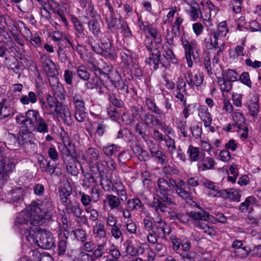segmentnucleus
<instances>
[{
	"mask_svg": "<svg viewBox=\"0 0 261 261\" xmlns=\"http://www.w3.org/2000/svg\"><path fill=\"white\" fill-rule=\"evenodd\" d=\"M234 253L237 257L240 258H244L246 257L249 254H250L249 252H248V250L245 247L235 249L234 251Z\"/></svg>",
	"mask_w": 261,
	"mask_h": 261,
	"instance_id": "obj_62",
	"label": "nucleus"
},
{
	"mask_svg": "<svg viewBox=\"0 0 261 261\" xmlns=\"http://www.w3.org/2000/svg\"><path fill=\"white\" fill-rule=\"evenodd\" d=\"M76 72L78 76L83 80H88L90 78V74L87 68L83 65L79 66L77 67Z\"/></svg>",
	"mask_w": 261,
	"mask_h": 261,
	"instance_id": "obj_49",
	"label": "nucleus"
},
{
	"mask_svg": "<svg viewBox=\"0 0 261 261\" xmlns=\"http://www.w3.org/2000/svg\"><path fill=\"white\" fill-rule=\"evenodd\" d=\"M74 111L86 110L85 102L81 94L76 93L73 96Z\"/></svg>",
	"mask_w": 261,
	"mask_h": 261,
	"instance_id": "obj_36",
	"label": "nucleus"
},
{
	"mask_svg": "<svg viewBox=\"0 0 261 261\" xmlns=\"http://www.w3.org/2000/svg\"><path fill=\"white\" fill-rule=\"evenodd\" d=\"M79 195L81 197V202L85 208L90 206V205L93 201L90 196L81 191L79 192Z\"/></svg>",
	"mask_w": 261,
	"mask_h": 261,
	"instance_id": "obj_47",
	"label": "nucleus"
},
{
	"mask_svg": "<svg viewBox=\"0 0 261 261\" xmlns=\"http://www.w3.org/2000/svg\"><path fill=\"white\" fill-rule=\"evenodd\" d=\"M86 155L91 172L94 175L98 174L101 185L106 182V186H110L111 180L105 176L106 171L105 165L102 161H97L100 156L99 150L95 148L89 147L86 150Z\"/></svg>",
	"mask_w": 261,
	"mask_h": 261,
	"instance_id": "obj_3",
	"label": "nucleus"
},
{
	"mask_svg": "<svg viewBox=\"0 0 261 261\" xmlns=\"http://www.w3.org/2000/svg\"><path fill=\"white\" fill-rule=\"evenodd\" d=\"M221 196L228 198L233 201H239L241 196V191L235 189L223 190Z\"/></svg>",
	"mask_w": 261,
	"mask_h": 261,
	"instance_id": "obj_27",
	"label": "nucleus"
},
{
	"mask_svg": "<svg viewBox=\"0 0 261 261\" xmlns=\"http://www.w3.org/2000/svg\"><path fill=\"white\" fill-rule=\"evenodd\" d=\"M133 151L136 154L140 161H145L149 159L148 152L143 149L140 146H136L134 148Z\"/></svg>",
	"mask_w": 261,
	"mask_h": 261,
	"instance_id": "obj_42",
	"label": "nucleus"
},
{
	"mask_svg": "<svg viewBox=\"0 0 261 261\" xmlns=\"http://www.w3.org/2000/svg\"><path fill=\"white\" fill-rule=\"evenodd\" d=\"M232 114L233 121L238 125V128L240 129L245 121L243 114L239 110L234 111Z\"/></svg>",
	"mask_w": 261,
	"mask_h": 261,
	"instance_id": "obj_40",
	"label": "nucleus"
},
{
	"mask_svg": "<svg viewBox=\"0 0 261 261\" xmlns=\"http://www.w3.org/2000/svg\"><path fill=\"white\" fill-rule=\"evenodd\" d=\"M23 197V190L21 188L13 190L11 193V201L16 202L20 200Z\"/></svg>",
	"mask_w": 261,
	"mask_h": 261,
	"instance_id": "obj_53",
	"label": "nucleus"
},
{
	"mask_svg": "<svg viewBox=\"0 0 261 261\" xmlns=\"http://www.w3.org/2000/svg\"><path fill=\"white\" fill-rule=\"evenodd\" d=\"M93 232L96 237H98L99 239L105 238L106 233L103 224L96 222L93 227Z\"/></svg>",
	"mask_w": 261,
	"mask_h": 261,
	"instance_id": "obj_39",
	"label": "nucleus"
},
{
	"mask_svg": "<svg viewBox=\"0 0 261 261\" xmlns=\"http://www.w3.org/2000/svg\"><path fill=\"white\" fill-rule=\"evenodd\" d=\"M216 31L220 34V36L225 37L228 32V29L227 27L226 22L224 21L219 23Z\"/></svg>",
	"mask_w": 261,
	"mask_h": 261,
	"instance_id": "obj_58",
	"label": "nucleus"
},
{
	"mask_svg": "<svg viewBox=\"0 0 261 261\" xmlns=\"http://www.w3.org/2000/svg\"><path fill=\"white\" fill-rule=\"evenodd\" d=\"M151 55L146 59V63L150 65H153V68L156 69L158 67V64L160 60L161 53L156 48L151 50Z\"/></svg>",
	"mask_w": 261,
	"mask_h": 261,
	"instance_id": "obj_23",
	"label": "nucleus"
},
{
	"mask_svg": "<svg viewBox=\"0 0 261 261\" xmlns=\"http://www.w3.org/2000/svg\"><path fill=\"white\" fill-rule=\"evenodd\" d=\"M52 92L57 100L65 99V91L62 84L58 79H55L54 83L50 84Z\"/></svg>",
	"mask_w": 261,
	"mask_h": 261,
	"instance_id": "obj_17",
	"label": "nucleus"
},
{
	"mask_svg": "<svg viewBox=\"0 0 261 261\" xmlns=\"http://www.w3.org/2000/svg\"><path fill=\"white\" fill-rule=\"evenodd\" d=\"M16 112V110L9 105H5L3 103L0 107V119L14 115Z\"/></svg>",
	"mask_w": 261,
	"mask_h": 261,
	"instance_id": "obj_31",
	"label": "nucleus"
},
{
	"mask_svg": "<svg viewBox=\"0 0 261 261\" xmlns=\"http://www.w3.org/2000/svg\"><path fill=\"white\" fill-rule=\"evenodd\" d=\"M52 37L56 41H61L65 40L68 44L71 46L72 48H74L73 44L68 38L67 36L63 32L58 31H55L53 33Z\"/></svg>",
	"mask_w": 261,
	"mask_h": 261,
	"instance_id": "obj_38",
	"label": "nucleus"
},
{
	"mask_svg": "<svg viewBox=\"0 0 261 261\" xmlns=\"http://www.w3.org/2000/svg\"><path fill=\"white\" fill-rule=\"evenodd\" d=\"M64 148L61 150L62 159L66 165L67 170L72 175L76 173L75 166V147L71 144L68 137H64L63 139Z\"/></svg>",
	"mask_w": 261,
	"mask_h": 261,
	"instance_id": "obj_5",
	"label": "nucleus"
},
{
	"mask_svg": "<svg viewBox=\"0 0 261 261\" xmlns=\"http://www.w3.org/2000/svg\"><path fill=\"white\" fill-rule=\"evenodd\" d=\"M5 143L0 142V184L3 182V178L5 174L12 172L15 168V164L10 161L7 163V158L4 156V147Z\"/></svg>",
	"mask_w": 261,
	"mask_h": 261,
	"instance_id": "obj_9",
	"label": "nucleus"
},
{
	"mask_svg": "<svg viewBox=\"0 0 261 261\" xmlns=\"http://www.w3.org/2000/svg\"><path fill=\"white\" fill-rule=\"evenodd\" d=\"M156 233L162 237H166L171 232V227L162 218H156L155 221V229Z\"/></svg>",
	"mask_w": 261,
	"mask_h": 261,
	"instance_id": "obj_16",
	"label": "nucleus"
},
{
	"mask_svg": "<svg viewBox=\"0 0 261 261\" xmlns=\"http://www.w3.org/2000/svg\"><path fill=\"white\" fill-rule=\"evenodd\" d=\"M204 43L206 48L208 49L217 48L219 47V43H217L216 41L214 42V40L212 37L211 33H210L208 36L205 38Z\"/></svg>",
	"mask_w": 261,
	"mask_h": 261,
	"instance_id": "obj_48",
	"label": "nucleus"
},
{
	"mask_svg": "<svg viewBox=\"0 0 261 261\" xmlns=\"http://www.w3.org/2000/svg\"><path fill=\"white\" fill-rule=\"evenodd\" d=\"M200 5L203 7V11L204 12L203 22L205 25H212L211 18L215 16L219 11V9L216 7L215 5L210 1H207L205 4L203 2L200 3Z\"/></svg>",
	"mask_w": 261,
	"mask_h": 261,
	"instance_id": "obj_10",
	"label": "nucleus"
},
{
	"mask_svg": "<svg viewBox=\"0 0 261 261\" xmlns=\"http://www.w3.org/2000/svg\"><path fill=\"white\" fill-rule=\"evenodd\" d=\"M104 205L108 203L111 210L117 208L120 205L121 202L119 198L113 195H107L106 200L103 201Z\"/></svg>",
	"mask_w": 261,
	"mask_h": 261,
	"instance_id": "obj_30",
	"label": "nucleus"
},
{
	"mask_svg": "<svg viewBox=\"0 0 261 261\" xmlns=\"http://www.w3.org/2000/svg\"><path fill=\"white\" fill-rule=\"evenodd\" d=\"M41 59L43 62L44 71L49 76H55L57 71L54 62L50 59H48L45 55H41Z\"/></svg>",
	"mask_w": 261,
	"mask_h": 261,
	"instance_id": "obj_18",
	"label": "nucleus"
},
{
	"mask_svg": "<svg viewBox=\"0 0 261 261\" xmlns=\"http://www.w3.org/2000/svg\"><path fill=\"white\" fill-rule=\"evenodd\" d=\"M34 130L40 133H47L48 132V126L46 121L41 117L32 127L31 130Z\"/></svg>",
	"mask_w": 261,
	"mask_h": 261,
	"instance_id": "obj_25",
	"label": "nucleus"
},
{
	"mask_svg": "<svg viewBox=\"0 0 261 261\" xmlns=\"http://www.w3.org/2000/svg\"><path fill=\"white\" fill-rule=\"evenodd\" d=\"M218 85L222 92H228L232 88L231 82L225 80L222 77L218 80Z\"/></svg>",
	"mask_w": 261,
	"mask_h": 261,
	"instance_id": "obj_50",
	"label": "nucleus"
},
{
	"mask_svg": "<svg viewBox=\"0 0 261 261\" xmlns=\"http://www.w3.org/2000/svg\"><path fill=\"white\" fill-rule=\"evenodd\" d=\"M164 141L166 144L168 153L172 156L176 150L175 140L168 136H165Z\"/></svg>",
	"mask_w": 261,
	"mask_h": 261,
	"instance_id": "obj_37",
	"label": "nucleus"
},
{
	"mask_svg": "<svg viewBox=\"0 0 261 261\" xmlns=\"http://www.w3.org/2000/svg\"><path fill=\"white\" fill-rule=\"evenodd\" d=\"M126 229L130 234H135L137 232V226L136 223L131 220H128L125 222Z\"/></svg>",
	"mask_w": 261,
	"mask_h": 261,
	"instance_id": "obj_57",
	"label": "nucleus"
},
{
	"mask_svg": "<svg viewBox=\"0 0 261 261\" xmlns=\"http://www.w3.org/2000/svg\"><path fill=\"white\" fill-rule=\"evenodd\" d=\"M72 256L76 261H94L91 254L85 252L81 248L73 250Z\"/></svg>",
	"mask_w": 261,
	"mask_h": 261,
	"instance_id": "obj_20",
	"label": "nucleus"
},
{
	"mask_svg": "<svg viewBox=\"0 0 261 261\" xmlns=\"http://www.w3.org/2000/svg\"><path fill=\"white\" fill-rule=\"evenodd\" d=\"M55 207L50 197H45L40 203L33 201L29 207L21 212L16 217L15 225L27 234H31V226L43 225L51 219Z\"/></svg>",
	"mask_w": 261,
	"mask_h": 261,
	"instance_id": "obj_1",
	"label": "nucleus"
},
{
	"mask_svg": "<svg viewBox=\"0 0 261 261\" xmlns=\"http://www.w3.org/2000/svg\"><path fill=\"white\" fill-rule=\"evenodd\" d=\"M216 162L215 159L211 156H206L205 153H202L199 158L197 164L199 172L212 170L215 168Z\"/></svg>",
	"mask_w": 261,
	"mask_h": 261,
	"instance_id": "obj_12",
	"label": "nucleus"
},
{
	"mask_svg": "<svg viewBox=\"0 0 261 261\" xmlns=\"http://www.w3.org/2000/svg\"><path fill=\"white\" fill-rule=\"evenodd\" d=\"M7 45L8 46L11 51L16 56L19 57L21 55V54L19 48L12 40L8 41Z\"/></svg>",
	"mask_w": 261,
	"mask_h": 261,
	"instance_id": "obj_59",
	"label": "nucleus"
},
{
	"mask_svg": "<svg viewBox=\"0 0 261 261\" xmlns=\"http://www.w3.org/2000/svg\"><path fill=\"white\" fill-rule=\"evenodd\" d=\"M119 147L115 144L104 146L102 148L103 153L107 156H112L118 151Z\"/></svg>",
	"mask_w": 261,
	"mask_h": 261,
	"instance_id": "obj_52",
	"label": "nucleus"
},
{
	"mask_svg": "<svg viewBox=\"0 0 261 261\" xmlns=\"http://www.w3.org/2000/svg\"><path fill=\"white\" fill-rule=\"evenodd\" d=\"M111 46V43L108 39L105 42H101V45L98 44L92 45L94 51L106 58H111L112 57Z\"/></svg>",
	"mask_w": 261,
	"mask_h": 261,
	"instance_id": "obj_14",
	"label": "nucleus"
},
{
	"mask_svg": "<svg viewBox=\"0 0 261 261\" xmlns=\"http://www.w3.org/2000/svg\"><path fill=\"white\" fill-rule=\"evenodd\" d=\"M109 253L112 257V258L119 260L121 256V253L118 247L114 245H112L109 249Z\"/></svg>",
	"mask_w": 261,
	"mask_h": 261,
	"instance_id": "obj_61",
	"label": "nucleus"
},
{
	"mask_svg": "<svg viewBox=\"0 0 261 261\" xmlns=\"http://www.w3.org/2000/svg\"><path fill=\"white\" fill-rule=\"evenodd\" d=\"M222 109L226 114H231L233 113V106L228 99L225 98L223 99Z\"/></svg>",
	"mask_w": 261,
	"mask_h": 261,
	"instance_id": "obj_63",
	"label": "nucleus"
},
{
	"mask_svg": "<svg viewBox=\"0 0 261 261\" xmlns=\"http://www.w3.org/2000/svg\"><path fill=\"white\" fill-rule=\"evenodd\" d=\"M65 208L67 214H72L76 218L80 217L83 212L80 203L76 201H69Z\"/></svg>",
	"mask_w": 261,
	"mask_h": 261,
	"instance_id": "obj_19",
	"label": "nucleus"
},
{
	"mask_svg": "<svg viewBox=\"0 0 261 261\" xmlns=\"http://www.w3.org/2000/svg\"><path fill=\"white\" fill-rule=\"evenodd\" d=\"M191 220L198 227L199 223H202L200 221H209L214 222V217L210 215L209 213L203 210L200 211H191L190 212Z\"/></svg>",
	"mask_w": 261,
	"mask_h": 261,
	"instance_id": "obj_13",
	"label": "nucleus"
},
{
	"mask_svg": "<svg viewBox=\"0 0 261 261\" xmlns=\"http://www.w3.org/2000/svg\"><path fill=\"white\" fill-rule=\"evenodd\" d=\"M89 30L95 37H98L101 32L100 23L96 19L90 20L88 23Z\"/></svg>",
	"mask_w": 261,
	"mask_h": 261,
	"instance_id": "obj_34",
	"label": "nucleus"
},
{
	"mask_svg": "<svg viewBox=\"0 0 261 261\" xmlns=\"http://www.w3.org/2000/svg\"><path fill=\"white\" fill-rule=\"evenodd\" d=\"M74 114L75 119L80 122H83L86 117L85 110L74 111Z\"/></svg>",
	"mask_w": 261,
	"mask_h": 261,
	"instance_id": "obj_64",
	"label": "nucleus"
},
{
	"mask_svg": "<svg viewBox=\"0 0 261 261\" xmlns=\"http://www.w3.org/2000/svg\"><path fill=\"white\" fill-rule=\"evenodd\" d=\"M16 4L17 8L24 13H29L33 9V3L32 0H18Z\"/></svg>",
	"mask_w": 261,
	"mask_h": 261,
	"instance_id": "obj_22",
	"label": "nucleus"
},
{
	"mask_svg": "<svg viewBox=\"0 0 261 261\" xmlns=\"http://www.w3.org/2000/svg\"><path fill=\"white\" fill-rule=\"evenodd\" d=\"M256 204V198L252 196H248L244 202L241 203L239 208L242 212H246L248 210L252 208Z\"/></svg>",
	"mask_w": 261,
	"mask_h": 261,
	"instance_id": "obj_26",
	"label": "nucleus"
},
{
	"mask_svg": "<svg viewBox=\"0 0 261 261\" xmlns=\"http://www.w3.org/2000/svg\"><path fill=\"white\" fill-rule=\"evenodd\" d=\"M198 114L199 118L204 123V126L208 127L213 132L214 127L211 125L212 117L208 108L205 105H201L198 108Z\"/></svg>",
	"mask_w": 261,
	"mask_h": 261,
	"instance_id": "obj_15",
	"label": "nucleus"
},
{
	"mask_svg": "<svg viewBox=\"0 0 261 261\" xmlns=\"http://www.w3.org/2000/svg\"><path fill=\"white\" fill-rule=\"evenodd\" d=\"M189 14L192 21H196L199 18L203 19L204 18V12L202 13L199 5L196 3H194L190 6Z\"/></svg>",
	"mask_w": 261,
	"mask_h": 261,
	"instance_id": "obj_21",
	"label": "nucleus"
},
{
	"mask_svg": "<svg viewBox=\"0 0 261 261\" xmlns=\"http://www.w3.org/2000/svg\"><path fill=\"white\" fill-rule=\"evenodd\" d=\"M146 105L148 108V109L152 111L153 113L158 114L159 115H161L162 114V111H161L155 105L154 100L147 98L145 100Z\"/></svg>",
	"mask_w": 261,
	"mask_h": 261,
	"instance_id": "obj_46",
	"label": "nucleus"
},
{
	"mask_svg": "<svg viewBox=\"0 0 261 261\" xmlns=\"http://www.w3.org/2000/svg\"><path fill=\"white\" fill-rule=\"evenodd\" d=\"M32 253L33 261H53L50 256L41 257V254L37 250H33Z\"/></svg>",
	"mask_w": 261,
	"mask_h": 261,
	"instance_id": "obj_55",
	"label": "nucleus"
},
{
	"mask_svg": "<svg viewBox=\"0 0 261 261\" xmlns=\"http://www.w3.org/2000/svg\"><path fill=\"white\" fill-rule=\"evenodd\" d=\"M205 187L210 190L208 194L212 197H220L222 195L223 190H220L218 186L213 182L210 180H205L203 182Z\"/></svg>",
	"mask_w": 261,
	"mask_h": 261,
	"instance_id": "obj_24",
	"label": "nucleus"
},
{
	"mask_svg": "<svg viewBox=\"0 0 261 261\" xmlns=\"http://www.w3.org/2000/svg\"><path fill=\"white\" fill-rule=\"evenodd\" d=\"M106 243H102L97 245L96 248L91 253L94 260L100 258L105 253Z\"/></svg>",
	"mask_w": 261,
	"mask_h": 261,
	"instance_id": "obj_43",
	"label": "nucleus"
},
{
	"mask_svg": "<svg viewBox=\"0 0 261 261\" xmlns=\"http://www.w3.org/2000/svg\"><path fill=\"white\" fill-rule=\"evenodd\" d=\"M114 15H112L110 14V17H106V21L109 29L118 28V24H120V19L114 17Z\"/></svg>",
	"mask_w": 261,
	"mask_h": 261,
	"instance_id": "obj_44",
	"label": "nucleus"
},
{
	"mask_svg": "<svg viewBox=\"0 0 261 261\" xmlns=\"http://www.w3.org/2000/svg\"><path fill=\"white\" fill-rule=\"evenodd\" d=\"M238 76V74L232 69L226 70L222 73V78L230 82L236 81Z\"/></svg>",
	"mask_w": 261,
	"mask_h": 261,
	"instance_id": "obj_41",
	"label": "nucleus"
},
{
	"mask_svg": "<svg viewBox=\"0 0 261 261\" xmlns=\"http://www.w3.org/2000/svg\"><path fill=\"white\" fill-rule=\"evenodd\" d=\"M120 56L123 61L127 64L132 61L133 55L128 50H125L120 53Z\"/></svg>",
	"mask_w": 261,
	"mask_h": 261,
	"instance_id": "obj_60",
	"label": "nucleus"
},
{
	"mask_svg": "<svg viewBox=\"0 0 261 261\" xmlns=\"http://www.w3.org/2000/svg\"><path fill=\"white\" fill-rule=\"evenodd\" d=\"M181 44L184 50V55L189 68L193 67L194 62L200 61L198 44L188 35L184 34L180 38Z\"/></svg>",
	"mask_w": 261,
	"mask_h": 261,
	"instance_id": "obj_4",
	"label": "nucleus"
},
{
	"mask_svg": "<svg viewBox=\"0 0 261 261\" xmlns=\"http://www.w3.org/2000/svg\"><path fill=\"white\" fill-rule=\"evenodd\" d=\"M36 234V244L40 248L50 249L55 246V239L50 232L44 229H39Z\"/></svg>",
	"mask_w": 261,
	"mask_h": 261,
	"instance_id": "obj_7",
	"label": "nucleus"
},
{
	"mask_svg": "<svg viewBox=\"0 0 261 261\" xmlns=\"http://www.w3.org/2000/svg\"><path fill=\"white\" fill-rule=\"evenodd\" d=\"M20 101L24 105L34 104L37 101V95L35 92L30 91L28 95H24L20 98Z\"/></svg>",
	"mask_w": 261,
	"mask_h": 261,
	"instance_id": "obj_32",
	"label": "nucleus"
},
{
	"mask_svg": "<svg viewBox=\"0 0 261 261\" xmlns=\"http://www.w3.org/2000/svg\"><path fill=\"white\" fill-rule=\"evenodd\" d=\"M128 208L131 211L140 209L142 207L141 200L138 198L129 199L127 202Z\"/></svg>",
	"mask_w": 261,
	"mask_h": 261,
	"instance_id": "obj_45",
	"label": "nucleus"
},
{
	"mask_svg": "<svg viewBox=\"0 0 261 261\" xmlns=\"http://www.w3.org/2000/svg\"><path fill=\"white\" fill-rule=\"evenodd\" d=\"M226 170L228 175L230 174L232 175L228 176L227 180L232 184L235 183L239 176V170L237 165L233 163L229 165L228 169Z\"/></svg>",
	"mask_w": 261,
	"mask_h": 261,
	"instance_id": "obj_28",
	"label": "nucleus"
},
{
	"mask_svg": "<svg viewBox=\"0 0 261 261\" xmlns=\"http://www.w3.org/2000/svg\"><path fill=\"white\" fill-rule=\"evenodd\" d=\"M71 21L73 24L74 29L77 32L78 37H84L85 36L84 33V26L82 22H81L75 16H72Z\"/></svg>",
	"mask_w": 261,
	"mask_h": 261,
	"instance_id": "obj_35",
	"label": "nucleus"
},
{
	"mask_svg": "<svg viewBox=\"0 0 261 261\" xmlns=\"http://www.w3.org/2000/svg\"><path fill=\"white\" fill-rule=\"evenodd\" d=\"M138 25L140 29L144 33H148L156 44H160L162 41V39L160 33L156 29L148 22H144L139 20Z\"/></svg>",
	"mask_w": 261,
	"mask_h": 261,
	"instance_id": "obj_11",
	"label": "nucleus"
},
{
	"mask_svg": "<svg viewBox=\"0 0 261 261\" xmlns=\"http://www.w3.org/2000/svg\"><path fill=\"white\" fill-rule=\"evenodd\" d=\"M41 117L38 110L29 109L25 112V115H17L15 117L16 123L26 130L31 131L32 127Z\"/></svg>",
	"mask_w": 261,
	"mask_h": 261,
	"instance_id": "obj_6",
	"label": "nucleus"
},
{
	"mask_svg": "<svg viewBox=\"0 0 261 261\" xmlns=\"http://www.w3.org/2000/svg\"><path fill=\"white\" fill-rule=\"evenodd\" d=\"M143 228L146 232L154 231L155 229V223H153L148 219H144L143 220Z\"/></svg>",
	"mask_w": 261,
	"mask_h": 261,
	"instance_id": "obj_56",
	"label": "nucleus"
},
{
	"mask_svg": "<svg viewBox=\"0 0 261 261\" xmlns=\"http://www.w3.org/2000/svg\"><path fill=\"white\" fill-rule=\"evenodd\" d=\"M85 211L87 214H89V219L92 221H95L98 219V211L93 208L92 206L86 207Z\"/></svg>",
	"mask_w": 261,
	"mask_h": 261,
	"instance_id": "obj_54",
	"label": "nucleus"
},
{
	"mask_svg": "<svg viewBox=\"0 0 261 261\" xmlns=\"http://www.w3.org/2000/svg\"><path fill=\"white\" fill-rule=\"evenodd\" d=\"M115 188L116 190L117 195L121 197V199L123 200L124 199H127V194L124 186L121 182H118L116 184Z\"/></svg>",
	"mask_w": 261,
	"mask_h": 261,
	"instance_id": "obj_51",
	"label": "nucleus"
},
{
	"mask_svg": "<svg viewBox=\"0 0 261 261\" xmlns=\"http://www.w3.org/2000/svg\"><path fill=\"white\" fill-rule=\"evenodd\" d=\"M50 113L56 116H59L64 123L67 126H70L72 123V118L69 108L60 101L56 102L55 109Z\"/></svg>",
	"mask_w": 261,
	"mask_h": 261,
	"instance_id": "obj_8",
	"label": "nucleus"
},
{
	"mask_svg": "<svg viewBox=\"0 0 261 261\" xmlns=\"http://www.w3.org/2000/svg\"><path fill=\"white\" fill-rule=\"evenodd\" d=\"M189 159L191 162L198 161L200 155V149L198 147L190 145L187 150Z\"/></svg>",
	"mask_w": 261,
	"mask_h": 261,
	"instance_id": "obj_29",
	"label": "nucleus"
},
{
	"mask_svg": "<svg viewBox=\"0 0 261 261\" xmlns=\"http://www.w3.org/2000/svg\"><path fill=\"white\" fill-rule=\"evenodd\" d=\"M157 186L155 187V194L160 199L154 198L153 201L148 203L150 207L153 208L155 212L169 213L170 208L167 204L174 203V198L172 195H169V190H174L182 198L188 201L191 200L190 193L185 190L186 183L182 179L176 182L173 178L168 180L164 178H159L156 181Z\"/></svg>",
	"mask_w": 261,
	"mask_h": 261,
	"instance_id": "obj_2",
	"label": "nucleus"
},
{
	"mask_svg": "<svg viewBox=\"0 0 261 261\" xmlns=\"http://www.w3.org/2000/svg\"><path fill=\"white\" fill-rule=\"evenodd\" d=\"M199 229L202 230V231L206 234L207 235L213 237L216 236L217 231L216 228L211 225H209L205 223H199L198 227Z\"/></svg>",
	"mask_w": 261,
	"mask_h": 261,
	"instance_id": "obj_33",
	"label": "nucleus"
}]
</instances>
